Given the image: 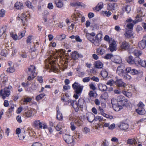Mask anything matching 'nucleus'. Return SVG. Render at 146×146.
<instances>
[{
  "mask_svg": "<svg viewBox=\"0 0 146 146\" xmlns=\"http://www.w3.org/2000/svg\"><path fill=\"white\" fill-rule=\"evenodd\" d=\"M57 58L54 57L50 56L45 61V67L46 68L54 70L56 68V62Z\"/></svg>",
  "mask_w": 146,
  "mask_h": 146,
  "instance_id": "nucleus-1",
  "label": "nucleus"
},
{
  "mask_svg": "<svg viewBox=\"0 0 146 146\" xmlns=\"http://www.w3.org/2000/svg\"><path fill=\"white\" fill-rule=\"evenodd\" d=\"M67 102L68 104H70V105L73 107L75 111L77 112L80 108H83L84 100L82 99H80L78 102L76 100H68Z\"/></svg>",
  "mask_w": 146,
  "mask_h": 146,
  "instance_id": "nucleus-2",
  "label": "nucleus"
},
{
  "mask_svg": "<svg viewBox=\"0 0 146 146\" xmlns=\"http://www.w3.org/2000/svg\"><path fill=\"white\" fill-rule=\"evenodd\" d=\"M137 13H138L136 17L135 20L133 21L134 24L137 23L141 21H142V17L145 16V15H143V12L144 11L143 8L140 7H138L137 9Z\"/></svg>",
  "mask_w": 146,
  "mask_h": 146,
  "instance_id": "nucleus-3",
  "label": "nucleus"
},
{
  "mask_svg": "<svg viewBox=\"0 0 146 146\" xmlns=\"http://www.w3.org/2000/svg\"><path fill=\"white\" fill-rule=\"evenodd\" d=\"M12 88L11 86H9L4 89L3 93V90H0V95L2 96V98L4 99L6 97H8L10 94V91Z\"/></svg>",
  "mask_w": 146,
  "mask_h": 146,
  "instance_id": "nucleus-4",
  "label": "nucleus"
},
{
  "mask_svg": "<svg viewBox=\"0 0 146 146\" xmlns=\"http://www.w3.org/2000/svg\"><path fill=\"white\" fill-rule=\"evenodd\" d=\"M64 139L65 142L69 146L74 145V141L73 136L65 134L64 136Z\"/></svg>",
  "mask_w": 146,
  "mask_h": 146,
  "instance_id": "nucleus-5",
  "label": "nucleus"
},
{
  "mask_svg": "<svg viewBox=\"0 0 146 146\" xmlns=\"http://www.w3.org/2000/svg\"><path fill=\"white\" fill-rule=\"evenodd\" d=\"M72 87L77 94H80L83 88V86H81L78 83L76 82L72 85Z\"/></svg>",
  "mask_w": 146,
  "mask_h": 146,
  "instance_id": "nucleus-6",
  "label": "nucleus"
},
{
  "mask_svg": "<svg viewBox=\"0 0 146 146\" xmlns=\"http://www.w3.org/2000/svg\"><path fill=\"white\" fill-rule=\"evenodd\" d=\"M81 17V21L82 23L85 21V18L84 16H82V15L78 11L76 13H74L71 16V19L75 21H78V19Z\"/></svg>",
  "mask_w": 146,
  "mask_h": 146,
  "instance_id": "nucleus-7",
  "label": "nucleus"
},
{
  "mask_svg": "<svg viewBox=\"0 0 146 146\" xmlns=\"http://www.w3.org/2000/svg\"><path fill=\"white\" fill-rule=\"evenodd\" d=\"M138 108L136 109V112L139 114L142 115L145 113V111L144 108V105L141 102H140L138 104Z\"/></svg>",
  "mask_w": 146,
  "mask_h": 146,
  "instance_id": "nucleus-8",
  "label": "nucleus"
},
{
  "mask_svg": "<svg viewBox=\"0 0 146 146\" xmlns=\"http://www.w3.org/2000/svg\"><path fill=\"white\" fill-rule=\"evenodd\" d=\"M129 52L131 54H133L135 56H137L136 57H138L142 54V52L138 50L136 47L131 48L129 50Z\"/></svg>",
  "mask_w": 146,
  "mask_h": 146,
  "instance_id": "nucleus-9",
  "label": "nucleus"
},
{
  "mask_svg": "<svg viewBox=\"0 0 146 146\" xmlns=\"http://www.w3.org/2000/svg\"><path fill=\"white\" fill-rule=\"evenodd\" d=\"M28 71L27 72L29 75H32L36 76L37 75L36 71V67L33 65H31L28 68Z\"/></svg>",
  "mask_w": 146,
  "mask_h": 146,
  "instance_id": "nucleus-10",
  "label": "nucleus"
},
{
  "mask_svg": "<svg viewBox=\"0 0 146 146\" xmlns=\"http://www.w3.org/2000/svg\"><path fill=\"white\" fill-rule=\"evenodd\" d=\"M125 68L123 66H120L117 68L116 72L120 76H123V74H125Z\"/></svg>",
  "mask_w": 146,
  "mask_h": 146,
  "instance_id": "nucleus-11",
  "label": "nucleus"
},
{
  "mask_svg": "<svg viewBox=\"0 0 146 146\" xmlns=\"http://www.w3.org/2000/svg\"><path fill=\"white\" fill-rule=\"evenodd\" d=\"M109 49L111 52H113L116 50L117 44L116 42L114 40H111L110 43H109Z\"/></svg>",
  "mask_w": 146,
  "mask_h": 146,
  "instance_id": "nucleus-12",
  "label": "nucleus"
},
{
  "mask_svg": "<svg viewBox=\"0 0 146 146\" xmlns=\"http://www.w3.org/2000/svg\"><path fill=\"white\" fill-rule=\"evenodd\" d=\"M136 64H139L141 66L146 68V61H142L139 57H136Z\"/></svg>",
  "mask_w": 146,
  "mask_h": 146,
  "instance_id": "nucleus-13",
  "label": "nucleus"
},
{
  "mask_svg": "<svg viewBox=\"0 0 146 146\" xmlns=\"http://www.w3.org/2000/svg\"><path fill=\"white\" fill-rule=\"evenodd\" d=\"M115 85L119 87H125L126 84L122 81L121 79H117L115 81Z\"/></svg>",
  "mask_w": 146,
  "mask_h": 146,
  "instance_id": "nucleus-14",
  "label": "nucleus"
},
{
  "mask_svg": "<svg viewBox=\"0 0 146 146\" xmlns=\"http://www.w3.org/2000/svg\"><path fill=\"white\" fill-rule=\"evenodd\" d=\"M117 7L116 3H110L108 5L107 9L109 11L114 10L116 9Z\"/></svg>",
  "mask_w": 146,
  "mask_h": 146,
  "instance_id": "nucleus-15",
  "label": "nucleus"
},
{
  "mask_svg": "<svg viewBox=\"0 0 146 146\" xmlns=\"http://www.w3.org/2000/svg\"><path fill=\"white\" fill-rule=\"evenodd\" d=\"M130 46L129 43L125 41L122 42L121 48L122 49L127 50L129 48Z\"/></svg>",
  "mask_w": 146,
  "mask_h": 146,
  "instance_id": "nucleus-16",
  "label": "nucleus"
},
{
  "mask_svg": "<svg viewBox=\"0 0 146 146\" xmlns=\"http://www.w3.org/2000/svg\"><path fill=\"white\" fill-rule=\"evenodd\" d=\"M146 46L145 40H142L138 43V46L140 49H144Z\"/></svg>",
  "mask_w": 146,
  "mask_h": 146,
  "instance_id": "nucleus-17",
  "label": "nucleus"
},
{
  "mask_svg": "<svg viewBox=\"0 0 146 146\" xmlns=\"http://www.w3.org/2000/svg\"><path fill=\"white\" fill-rule=\"evenodd\" d=\"M123 5L122 8V10L123 11H125L127 13H129L131 10L130 6L128 5H124V4H123Z\"/></svg>",
  "mask_w": 146,
  "mask_h": 146,
  "instance_id": "nucleus-18",
  "label": "nucleus"
},
{
  "mask_svg": "<svg viewBox=\"0 0 146 146\" xmlns=\"http://www.w3.org/2000/svg\"><path fill=\"white\" fill-rule=\"evenodd\" d=\"M87 119L89 121L92 122L94 121V115L91 113L88 114Z\"/></svg>",
  "mask_w": 146,
  "mask_h": 146,
  "instance_id": "nucleus-19",
  "label": "nucleus"
},
{
  "mask_svg": "<svg viewBox=\"0 0 146 146\" xmlns=\"http://www.w3.org/2000/svg\"><path fill=\"white\" fill-rule=\"evenodd\" d=\"M103 7V3L102 2L99 3L96 7H94L93 10L98 11L102 9Z\"/></svg>",
  "mask_w": 146,
  "mask_h": 146,
  "instance_id": "nucleus-20",
  "label": "nucleus"
},
{
  "mask_svg": "<svg viewBox=\"0 0 146 146\" xmlns=\"http://www.w3.org/2000/svg\"><path fill=\"white\" fill-rule=\"evenodd\" d=\"M95 35V33L93 32L91 33H87L86 36L88 40L92 42V41H94L93 37Z\"/></svg>",
  "mask_w": 146,
  "mask_h": 146,
  "instance_id": "nucleus-21",
  "label": "nucleus"
},
{
  "mask_svg": "<svg viewBox=\"0 0 146 146\" xmlns=\"http://www.w3.org/2000/svg\"><path fill=\"white\" fill-rule=\"evenodd\" d=\"M19 16L17 17L18 20H20V19L21 20V22L23 24H25V21H24V22H23V20H25V21H27V18H26V16L24 15L23 13L21 15H19Z\"/></svg>",
  "mask_w": 146,
  "mask_h": 146,
  "instance_id": "nucleus-22",
  "label": "nucleus"
},
{
  "mask_svg": "<svg viewBox=\"0 0 146 146\" xmlns=\"http://www.w3.org/2000/svg\"><path fill=\"white\" fill-rule=\"evenodd\" d=\"M103 126L105 127H108L109 129L112 130L115 128V124L113 123L110 125L109 123H104L103 125Z\"/></svg>",
  "mask_w": 146,
  "mask_h": 146,
  "instance_id": "nucleus-23",
  "label": "nucleus"
},
{
  "mask_svg": "<svg viewBox=\"0 0 146 146\" xmlns=\"http://www.w3.org/2000/svg\"><path fill=\"white\" fill-rule=\"evenodd\" d=\"M129 125L126 123H120L119 126V127L121 130H125L129 128Z\"/></svg>",
  "mask_w": 146,
  "mask_h": 146,
  "instance_id": "nucleus-24",
  "label": "nucleus"
},
{
  "mask_svg": "<svg viewBox=\"0 0 146 146\" xmlns=\"http://www.w3.org/2000/svg\"><path fill=\"white\" fill-rule=\"evenodd\" d=\"M71 56L73 59L76 60L79 57H82V55H80L77 52L74 51L72 54Z\"/></svg>",
  "mask_w": 146,
  "mask_h": 146,
  "instance_id": "nucleus-25",
  "label": "nucleus"
},
{
  "mask_svg": "<svg viewBox=\"0 0 146 146\" xmlns=\"http://www.w3.org/2000/svg\"><path fill=\"white\" fill-rule=\"evenodd\" d=\"M135 59L136 57L133 59V57L132 56H129L127 59V61L129 63L131 64H136Z\"/></svg>",
  "mask_w": 146,
  "mask_h": 146,
  "instance_id": "nucleus-26",
  "label": "nucleus"
},
{
  "mask_svg": "<svg viewBox=\"0 0 146 146\" xmlns=\"http://www.w3.org/2000/svg\"><path fill=\"white\" fill-rule=\"evenodd\" d=\"M112 60L114 62L117 64H120L121 62V58L118 56L113 57Z\"/></svg>",
  "mask_w": 146,
  "mask_h": 146,
  "instance_id": "nucleus-27",
  "label": "nucleus"
},
{
  "mask_svg": "<svg viewBox=\"0 0 146 146\" xmlns=\"http://www.w3.org/2000/svg\"><path fill=\"white\" fill-rule=\"evenodd\" d=\"M74 123L78 126H80L82 124L83 121L80 117H77L75 119Z\"/></svg>",
  "mask_w": 146,
  "mask_h": 146,
  "instance_id": "nucleus-28",
  "label": "nucleus"
},
{
  "mask_svg": "<svg viewBox=\"0 0 146 146\" xmlns=\"http://www.w3.org/2000/svg\"><path fill=\"white\" fill-rule=\"evenodd\" d=\"M99 90L102 91H106L107 89V87L106 85L102 84H100L98 85Z\"/></svg>",
  "mask_w": 146,
  "mask_h": 146,
  "instance_id": "nucleus-29",
  "label": "nucleus"
},
{
  "mask_svg": "<svg viewBox=\"0 0 146 146\" xmlns=\"http://www.w3.org/2000/svg\"><path fill=\"white\" fill-rule=\"evenodd\" d=\"M15 7L17 9H21L23 6L22 3L19 2H17L14 5Z\"/></svg>",
  "mask_w": 146,
  "mask_h": 146,
  "instance_id": "nucleus-30",
  "label": "nucleus"
},
{
  "mask_svg": "<svg viewBox=\"0 0 146 146\" xmlns=\"http://www.w3.org/2000/svg\"><path fill=\"white\" fill-rule=\"evenodd\" d=\"M103 66V64L102 62L98 61L95 63V68H101Z\"/></svg>",
  "mask_w": 146,
  "mask_h": 146,
  "instance_id": "nucleus-31",
  "label": "nucleus"
},
{
  "mask_svg": "<svg viewBox=\"0 0 146 146\" xmlns=\"http://www.w3.org/2000/svg\"><path fill=\"white\" fill-rule=\"evenodd\" d=\"M105 52V50L104 49L100 47L97 49V53L98 55H102Z\"/></svg>",
  "mask_w": 146,
  "mask_h": 146,
  "instance_id": "nucleus-32",
  "label": "nucleus"
},
{
  "mask_svg": "<svg viewBox=\"0 0 146 146\" xmlns=\"http://www.w3.org/2000/svg\"><path fill=\"white\" fill-rule=\"evenodd\" d=\"M33 111L31 110H29L25 112L24 114V115L27 117H30L32 116Z\"/></svg>",
  "mask_w": 146,
  "mask_h": 146,
  "instance_id": "nucleus-33",
  "label": "nucleus"
},
{
  "mask_svg": "<svg viewBox=\"0 0 146 146\" xmlns=\"http://www.w3.org/2000/svg\"><path fill=\"white\" fill-rule=\"evenodd\" d=\"M125 37L128 38L133 37V34L131 30L127 31L125 34Z\"/></svg>",
  "mask_w": 146,
  "mask_h": 146,
  "instance_id": "nucleus-34",
  "label": "nucleus"
},
{
  "mask_svg": "<svg viewBox=\"0 0 146 146\" xmlns=\"http://www.w3.org/2000/svg\"><path fill=\"white\" fill-rule=\"evenodd\" d=\"M7 80V76L4 74H2L0 76V80L1 82H4Z\"/></svg>",
  "mask_w": 146,
  "mask_h": 146,
  "instance_id": "nucleus-35",
  "label": "nucleus"
},
{
  "mask_svg": "<svg viewBox=\"0 0 146 146\" xmlns=\"http://www.w3.org/2000/svg\"><path fill=\"white\" fill-rule=\"evenodd\" d=\"M41 124H42V123H41V122L39 120H36L34 122V126L37 128H39Z\"/></svg>",
  "mask_w": 146,
  "mask_h": 146,
  "instance_id": "nucleus-36",
  "label": "nucleus"
},
{
  "mask_svg": "<svg viewBox=\"0 0 146 146\" xmlns=\"http://www.w3.org/2000/svg\"><path fill=\"white\" fill-rule=\"evenodd\" d=\"M127 144H132L133 143L136 144L137 143V141H136L135 139L134 138L128 139L127 141Z\"/></svg>",
  "mask_w": 146,
  "mask_h": 146,
  "instance_id": "nucleus-37",
  "label": "nucleus"
},
{
  "mask_svg": "<svg viewBox=\"0 0 146 146\" xmlns=\"http://www.w3.org/2000/svg\"><path fill=\"white\" fill-rule=\"evenodd\" d=\"M113 107L114 108V110L115 111H120L123 108L122 106H121L119 105V104H118V105H115L114 106H113Z\"/></svg>",
  "mask_w": 146,
  "mask_h": 146,
  "instance_id": "nucleus-38",
  "label": "nucleus"
},
{
  "mask_svg": "<svg viewBox=\"0 0 146 146\" xmlns=\"http://www.w3.org/2000/svg\"><path fill=\"white\" fill-rule=\"evenodd\" d=\"M56 117L57 119L59 120L62 121L63 120V116L62 114L60 113V111H58V110L57 112Z\"/></svg>",
  "mask_w": 146,
  "mask_h": 146,
  "instance_id": "nucleus-39",
  "label": "nucleus"
},
{
  "mask_svg": "<svg viewBox=\"0 0 146 146\" xmlns=\"http://www.w3.org/2000/svg\"><path fill=\"white\" fill-rule=\"evenodd\" d=\"M64 124L62 123H59L56 126V129L58 131H59L62 129L64 127Z\"/></svg>",
  "mask_w": 146,
  "mask_h": 146,
  "instance_id": "nucleus-40",
  "label": "nucleus"
},
{
  "mask_svg": "<svg viewBox=\"0 0 146 146\" xmlns=\"http://www.w3.org/2000/svg\"><path fill=\"white\" fill-rule=\"evenodd\" d=\"M73 136V137L78 141L81 137V134L76 132H74V134Z\"/></svg>",
  "mask_w": 146,
  "mask_h": 146,
  "instance_id": "nucleus-41",
  "label": "nucleus"
},
{
  "mask_svg": "<svg viewBox=\"0 0 146 146\" xmlns=\"http://www.w3.org/2000/svg\"><path fill=\"white\" fill-rule=\"evenodd\" d=\"M120 104L122 106H127L129 104V102L125 98Z\"/></svg>",
  "mask_w": 146,
  "mask_h": 146,
  "instance_id": "nucleus-42",
  "label": "nucleus"
},
{
  "mask_svg": "<svg viewBox=\"0 0 146 146\" xmlns=\"http://www.w3.org/2000/svg\"><path fill=\"white\" fill-rule=\"evenodd\" d=\"M31 55L32 56V58H35L37 56L35 52V50H36V49H35L34 48V49L32 50V49H31Z\"/></svg>",
  "mask_w": 146,
  "mask_h": 146,
  "instance_id": "nucleus-43",
  "label": "nucleus"
},
{
  "mask_svg": "<svg viewBox=\"0 0 146 146\" xmlns=\"http://www.w3.org/2000/svg\"><path fill=\"white\" fill-rule=\"evenodd\" d=\"M57 53L59 56L61 57L62 55L65 53V50L63 49L59 50L57 51Z\"/></svg>",
  "mask_w": 146,
  "mask_h": 146,
  "instance_id": "nucleus-44",
  "label": "nucleus"
},
{
  "mask_svg": "<svg viewBox=\"0 0 146 146\" xmlns=\"http://www.w3.org/2000/svg\"><path fill=\"white\" fill-rule=\"evenodd\" d=\"M111 103L113 106H114L115 105H118L119 104L118 103V101L116 99H112L111 100Z\"/></svg>",
  "mask_w": 146,
  "mask_h": 146,
  "instance_id": "nucleus-45",
  "label": "nucleus"
},
{
  "mask_svg": "<svg viewBox=\"0 0 146 146\" xmlns=\"http://www.w3.org/2000/svg\"><path fill=\"white\" fill-rule=\"evenodd\" d=\"M114 84H115V81L113 79H111L108 81L106 83L107 85H109L110 86H112Z\"/></svg>",
  "mask_w": 146,
  "mask_h": 146,
  "instance_id": "nucleus-46",
  "label": "nucleus"
},
{
  "mask_svg": "<svg viewBox=\"0 0 146 146\" xmlns=\"http://www.w3.org/2000/svg\"><path fill=\"white\" fill-rule=\"evenodd\" d=\"M101 74V76L104 78H106L108 76V72L105 70L102 71Z\"/></svg>",
  "mask_w": 146,
  "mask_h": 146,
  "instance_id": "nucleus-47",
  "label": "nucleus"
},
{
  "mask_svg": "<svg viewBox=\"0 0 146 146\" xmlns=\"http://www.w3.org/2000/svg\"><path fill=\"white\" fill-rule=\"evenodd\" d=\"M56 6L58 8H61L63 7V4L61 0H59L57 3H55Z\"/></svg>",
  "mask_w": 146,
  "mask_h": 146,
  "instance_id": "nucleus-48",
  "label": "nucleus"
},
{
  "mask_svg": "<svg viewBox=\"0 0 146 146\" xmlns=\"http://www.w3.org/2000/svg\"><path fill=\"white\" fill-rule=\"evenodd\" d=\"M125 97L123 96H119L117 97V100L118 102H119L120 103L123 101Z\"/></svg>",
  "mask_w": 146,
  "mask_h": 146,
  "instance_id": "nucleus-49",
  "label": "nucleus"
},
{
  "mask_svg": "<svg viewBox=\"0 0 146 146\" xmlns=\"http://www.w3.org/2000/svg\"><path fill=\"white\" fill-rule=\"evenodd\" d=\"M41 123L42 124H41L40 125L39 128L40 129H46L47 128V125L46 124L44 123L43 122H41Z\"/></svg>",
  "mask_w": 146,
  "mask_h": 146,
  "instance_id": "nucleus-50",
  "label": "nucleus"
},
{
  "mask_svg": "<svg viewBox=\"0 0 146 146\" xmlns=\"http://www.w3.org/2000/svg\"><path fill=\"white\" fill-rule=\"evenodd\" d=\"M122 93L124 95L128 98L130 97L132 95L131 93L124 91H122Z\"/></svg>",
  "mask_w": 146,
  "mask_h": 146,
  "instance_id": "nucleus-51",
  "label": "nucleus"
},
{
  "mask_svg": "<svg viewBox=\"0 0 146 146\" xmlns=\"http://www.w3.org/2000/svg\"><path fill=\"white\" fill-rule=\"evenodd\" d=\"M6 31V28L5 27H3L0 30V36H1Z\"/></svg>",
  "mask_w": 146,
  "mask_h": 146,
  "instance_id": "nucleus-52",
  "label": "nucleus"
},
{
  "mask_svg": "<svg viewBox=\"0 0 146 146\" xmlns=\"http://www.w3.org/2000/svg\"><path fill=\"white\" fill-rule=\"evenodd\" d=\"M45 94H41L38 95L36 98V99L37 100H39L43 98Z\"/></svg>",
  "mask_w": 146,
  "mask_h": 146,
  "instance_id": "nucleus-53",
  "label": "nucleus"
},
{
  "mask_svg": "<svg viewBox=\"0 0 146 146\" xmlns=\"http://www.w3.org/2000/svg\"><path fill=\"white\" fill-rule=\"evenodd\" d=\"M15 71V69L13 67H11L8 68L6 71L9 73H13Z\"/></svg>",
  "mask_w": 146,
  "mask_h": 146,
  "instance_id": "nucleus-54",
  "label": "nucleus"
},
{
  "mask_svg": "<svg viewBox=\"0 0 146 146\" xmlns=\"http://www.w3.org/2000/svg\"><path fill=\"white\" fill-rule=\"evenodd\" d=\"M100 41H99L98 40L95 39H94V41H92V42L94 45L96 46H98L100 45Z\"/></svg>",
  "mask_w": 146,
  "mask_h": 146,
  "instance_id": "nucleus-55",
  "label": "nucleus"
},
{
  "mask_svg": "<svg viewBox=\"0 0 146 146\" xmlns=\"http://www.w3.org/2000/svg\"><path fill=\"white\" fill-rule=\"evenodd\" d=\"M102 146H109V143L106 139H105L102 142Z\"/></svg>",
  "mask_w": 146,
  "mask_h": 146,
  "instance_id": "nucleus-56",
  "label": "nucleus"
},
{
  "mask_svg": "<svg viewBox=\"0 0 146 146\" xmlns=\"http://www.w3.org/2000/svg\"><path fill=\"white\" fill-rule=\"evenodd\" d=\"M104 40H105L108 41L109 43H110V42H111V40H113V39H112L111 38L110 39L109 36L108 35H106L104 37Z\"/></svg>",
  "mask_w": 146,
  "mask_h": 146,
  "instance_id": "nucleus-57",
  "label": "nucleus"
},
{
  "mask_svg": "<svg viewBox=\"0 0 146 146\" xmlns=\"http://www.w3.org/2000/svg\"><path fill=\"white\" fill-rule=\"evenodd\" d=\"M102 36V35L101 34L99 33L96 35L95 39L98 40L99 41H101Z\"/></svg>",
  "mask_w": 146,
  "mask_h": 146,
  "instance_id": "nucleus-58",
  "label": "nucleus"
},
{
  "mask_svg": "<svg viewBox=\"0 0 146 146\" xmlns=\"http://www.w3.org/2000/svg\"><path fill=\"white\" fill-rule=\"evenodd\" d=\"M123 78L124 79L129 80L131 78V76L127 74H124V75H123Z\"/></svg>",
  "mask_w": 146,
  "mask_h": 146,
  "instance_id": "nucleus-59",
  "label": "nucleus"
},
{
  "mask_svg": "<svg viewBox=\"0 0 146 146\" xmlns=\"http://www.w3.org/2000/svg\"><path fill=\"white\" fill-rule=\"evenodd\" d=\"M25 31L24 30L22 32H21L20 33L18 37V39L19 40L21 39L25 36Z\"/></svg>",
  "mask_w": 146,
  "mask_h": 146,
  "instance_id": "nucleus-60",
  "label": "nucleus"
},
{
  "mask_svg": "<svg viewBox=\"0 0 146 146\" xmlns=\"http://www.w3.org/2000/svg\"><path fill=\"white\" fill-rule=\"evenodd\" d=\"M83 131L85 134L89 133L90 132V129L87 127H85L83 130Z\"/></svg>",
  "mask_w": 146,
  "mask_h": 146,
  "instance_id": "nucleus-61",
  "label": "nucleus"
},
{
  "mask_svg": "<svg viewBox=\"0 0 146 146\" xmlns=\"http://www.w3.org/2000/svg\"><path fill=\"white\" fill-rule=\"evenodd\" d=\"M138 73V71L134 69H132L131 71V74L133 75L137 74Z\"/></svg>",
  "mask_w": 146,
  "mask_h": 146,
  "instance_id": "nucleus-62",
  "label": "nucleus"
},
{
  "mask_svg": "<svg viewBox=\"0 0 146 146\" xmlns=\"http://www.w3.org/2000/svg\"><path fill=\"white\" fill-rule=\"evenodd\" d=\"M113 56L112 54H107L104 56V58L106 59H110Z\"/></svg>",
  "mask_w": 146,
  "mask_h": 146,
  "instance_id": "nucleus-63",
  "label": "nucleus"
},
{
  "mask_svg": "<svg viewBox=\"0 0 146 146\" xmlns=\"http://www.w3.org/2000/svg\"><path fill=\"white\" fill-rule=\"evenodd\" d=\"M19 139L20 140H23L25 136V133H21L20 135L18 136Z\"/></svg>",
  "mask_w": 146,
  "mask_h": 146,
  "instance_id": "nucleus-64",
  "label": "nucleus"
}]
</instances>
